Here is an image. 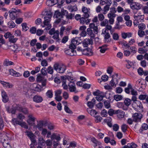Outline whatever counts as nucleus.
Listing matches in <instances>:
<instances>
[{
  "instance_id": "1",
  "label": "nucleus",
  "mask_w": 148,
  "mask_h": 148,
  "mask_svg": "<svg viewBox=\"0 0 148 148\" xmlns=\"http://www.w3.org/2000/svg\"><path fill=\"white\" fill-rule=\"evenodd\" d=\"M53 68L57 72L61 73H64L66 68L64 65L58 62H56L54 63Z\"/></svg>"
},
{
  "instance_id": "2",
  "label": "nucleus",
  "mask_w": 148,
  "mask_h": 148,
  "mask_svg": "<svg viewBox=\"0 0 148 148\" xmlns=\"http://www.w3.org/2000/svg\"><path fill=\"white\" fill-rule=\"evenodd\" d=\"M47 15L44 18V21L43 22L44 25L42 27H44L45 26H47V27L45 28L46 30H48L50 29L51 27L50 22L51 18L52 17V13L49 12L48 13Z\"/></svg>"
},
{
  "instance_id": "3",
  "label": "nucleus",
  "mask_w": 148,
  "mask_h": 148,
  "mask_svg": "<svg viewBox=\"0 0 148 148\" xmlns=\"http://www.w3.org/2000/svg\"><path fill=\"white\" fill-rule=\"evenodd\" d=\"M52 140L56 139V141H54L53 142V146L54 147H56L59 145V141L61 139L60 135L59 134L53 133L51 136Z\"/></svg>"
},
{
  "instance_id": "4",
  "label": "nucleus",
  "mask_w": 148,
  "mask_h": 148,
  "mask_svg": "<svg viewBox=\"0 0 148 148\" xmlns=\"http://www.w3.org/2000/svg\"><path fill=\"white\" fill-rule=\"evenodd\" d=\"M134 25L137 26L138 23L142 22L144 18V16L141 15H136L135 14L134 15Z\"/></svg>"
},
{
  "instance_id": "5",
  "label": "nucleus",
  "mask_w": 148,
  "mask_h": 148,
  "mask_svg": "<svg viewBox=\"0 0 148 148\" xmlns=\"http://www.w3.org/2000/svg\"><path fill=\"white\" fill-rule=\"evenodd\" d=\"M143 116L141 114L136 112L133 114L132 115L133 121L136 123L140 122Z\"/></svg>"
},
{
  "instance_id": "6",
  "label": "nucleus",
  "mask_w": 148,
  "mask_h": 148,
  "mask_svg": "<svg viewBox=\"0 0 148 148\" xmlns=\"http://www.w3.org/2000/svg\"><path fill=\"white\" fill-rule=\"evenodd\" d=\"M118 76L117 73H115L112 76V79L110 83V84L112 86L115 87L116 85L118 84V80L117 79Z\"/></svg>"
},
{
  "instance_id": "7",
  "label": "nucleus",
  "mask_w": 148,
  "mask_h": 148,
  "mask_svg": "<svg viewBox=\"0 0 148 148\" xmlns=\"http://www.w3.org/2000/svg\"><path fill=\"white\" fill-rule=\"evenodd\" d=\"M79 40V38L77 37L73 39L72 40L71 44L69 45V48L75 49L76 46L79 45L80 43V42L78 41Z\"/></svg>"
},
{
  "instance_id": "8",
  "label": "nucleus",
  "mask_w": 148,
  "mask_h": 148,
  "mask_svg": "<svg viewBox=\"0 0 148 148\" xmlns=\"http://www.w3.org/2000/svg\"><path fill=\"white\" fill-rule=\"evenodd\" d=\"M68 86L70 92H74L75 93L78 92V91L76 90L75 84L73 82L70 81Z\"/></svg>"
},
{
  "instance_id": "9",
  "label": "nucleus",
  "mask_w": 148,
  "mask_h": 148,
  "mask_svg": "<svg viewBox=\"0 0 148 148\" xmlns=\"http://www.w3.org/2000/svg\"><path fill=\"white\" fill-rule=\"evenodd\" d=\"M54 17L58 18L55 22L56 23H59L60 22L61 18H63V16H62L61 12L57 10L55 13Z\"/></svg>"
},
{
  "instance_id": "10",
  "label": "nucleus",
  "mask_w": 148,
  "mask_h": 148,
  "mask_svg": "<svg viewBox=\"0 0 148 148\" xmlns=\"http://www.w3.org/2000/svg\"><path fill=\"white\" fill-rule=\"evenodd\" d=\"M28 119L27 122L29 125H33L34 123L36 118L32 114H29L28 116Z\"/></svg>"
},
{
  "instance_id": "11",
  "label": "nucleus",
  "mask_w": 148,
  "mask_h": 148,
  "mask_svg": "<svg viewBox=\"0 0 148 148\" xmlns=\"http://www.w3.org/2000/svg\"><path fill=\"white\" fill-rule=\"evenodd\" d=\"M61 80L62 81V84H66V82H69L70 80H73V77L68 76H61Z\"/></svg>"
},
{
  "instance_id": "12",
  "label": "nucleus",
  "mask_w": 148,
  "mask_h": 148,
  "mask_svg": "<svg viewBox=\"0 0 148 148\" xmlns=\"http://www.w3.org/2000/svg\"><path fill=\"white\" fill-rule=\"evenodd\" d=\"M134 3V4H133V3H131L130 5V7L133 10H139L142 7V5L139 3L135 2Z\"/></svg>"
},
{
  "instance_id": "13",
  "label": "nucleus",
  "mask_w": 148,
  "mask_h": 148,
  "mask_svg": "<svg viewBox=\"0 0 148 148\" xmlns=\"http://www.w3.org/2000/svg\"><path fill=\"white\" fill-rule=\"evenodd\" d=\"M93 43V41L91 39L86 38L82 42V45L84 47H87L89 45H92Z\"/></svg>"
},
{
  "instance_id": "14",
  "label": "nucleus",
  "mask_w": 148,
  "mask_h": 148,
  "mask_svg": "<svg viewBox=\"0 0 148 148\" xmlns=\"http://www.w3.org/2000/svg\"><path fill=\"white\" fill-rule=\"evenodd\" d=\"M92 28L93 27H92L90 28H87V34L90 36L91 38H94L95 37V35L97 34L95 32V31H93L91 29H92Z\"/></svg>"
},
{
  "instance_id": "15",
  "label": "nucleus",
  "mask_w": 148,
  "mask_h": 148,
  "mask_svg": "<svg viewBox=\"0 0 148 148\" xmlns=\"http://www.w3.org/2000/svg\"><path fill=\"white\" fill-rule=\"evenodd\" d=\"M1 96L2 98V101L4 103H6L9 101L8 97L6 92L4 90L1 91Z\"/></svg>"
},
{
  "instance_id": "16",
  "label": "nucleus",
  "mask_w": 148,
  "mask_h": 148,
  "mask_svg": "<svg viewBox=\"0 0 148 148\" xmlns=\"http://www.w3.org/2000/svg\"><path fill=\"white\" fill-rule=\"evenodd\" d=\"M82 52L83 54L88 56H92L93 54L92 50L90 49H85Z\"/></svg>"
},
{
  "instance_id": "17",
  "label": "nucleus",
  "mask_w": 148,
  "mask_h": 148,
  "mask_svg": "<svg viewBox=\"0 0 148 148\" xmlns=\"http://www.w3.org/2000/svg\"><path fill=\"white\" fill-rule=\"evenodd\" d=\"M0 82L3 87H5L6 88H12L13 87V85L12 84L8 82L1 81Z\"/></svg>"
},
{
  "instance_id": "18",
  "label": "nucleus",
  "mask_w": 148,
  "mask_h": 148,
  "mask_svg": "<svg viewBox=\"0 0 148 148\" xmlns=\"http://www.w3.org/2000/svg\"><path fill=\"white\" fill-rule=\"evenodd\" d=\"M43 98L42 97L38 95H35L33 97V101L37 103H40L43 101Z\"/></svg>"
},
{
  "instance_id": "19",
  "label": "nucleus",
  "mask_w": 148,
  "mask_h": 148,
  "mask_svg": "<svg viewBox=\"0 0 148 148\" xmlns=\"http://www.w3.org/2000/svg\"><path fill=\"white\" fill-rule=\"evenodd\" d=\"M89 10L86 7H84L82 9V11L84 13L83 16L86 18H88L89 16Z\"/></svg>"
},
{
  "instance_id": "20",
  "label": "nucleus",
  "mask_w": 148,
  "mask_h": 148,
  "mask_svg": "<svg viewBox=\"0 0 148 148\" xmlns=\"http://www.w3.org/2000/svg\"><path fill=\"white\" fill-rule=\"evenodd\" d=\"M10 74L14 77H18L21 76L22 74L20 73L17 72L13 69H11L9 70Z\"/></svg>"
},
{
  "instance_id": "21",
  "label": "nucleus",
  "mask_w": 148,
  "mask_h": 148,
  "mask_svg": "<svg viewBox=\"0 0 148 148\" xmlns=\"http://www.w3.org/2000/svg\"><path fill=\"white\" fill-rule=\"evenodd\" d=\"M116 114H117V116L119 118H122L124 117L125 112L121 110H116Z\"/></svg>"
},
{
  "instance_id": "22",
  "label": "nucleus",
  "mask_w": 148,
  "mask_h": 148,
  "mask_svg": "<svg viewBox=\"0 0 148 148\" xmlns=\"http://www.w3.org/2000/svg\"><path fill=\"white\" fill-rule=\"evenodd\" d=\"M75 49L73 48H70L68 49L65 51V53L68 55L73 56L75 55L74 54V52H75V51L74 50Z\"/></svg>"
},
{
  "instance_id": "23",
  "label": "nucleus",
  "mask_w": 148,
  "mask_h": 148,
  "mask_svg": "<svg viewBox=\"0 0 148 148\" xmlns=\"http://www.w3.org/2000/svg\"><path fill=\"white\" fill-rule=\"evenodd\" d=\"M45 121H40L36 125L37 127L40 131H41L43 128L44 124L45 123Z\"/></svg>"
},
{
  "instance_id": "24",
  "label": "nucleus",
  "mask_w": 148,
  "mask_h": 148,
  "mask_svg": "<svg viewBox=\"0 0 148 148\" xmlns=\"http://www.w3.org/2000/svg\"><path fill=\"white\" fill-rule=\"evenodd\" d=\"M102 34H105L104 38L106 40L108 39L110 37V35L108 33V31L106 30V29H102Z\"/></svg>"
},
{
  "instance_id": "25",
  "label": "nucleus",
  "mask_w": 148,
  "mask_h": 148,
  "mask_svg": "<svg viewBox=\"0 0 148 148\" xmlns=\"http://www.w3.org/2000/svg\"><path fill=\"white\" fill-rule=\"evenodd\" d=\"M1 141L3 143L9 142V138L5 134H3L1 137Z\"/></svg>"
},
{
  "instance_id": "26",
  "label": "nucleus",
  "mask_w": 148,
  "mask_h": 148,
  "mask_svg": "<svg viewBox=\"0 0 148 148\" xmlns=\"http://www.w3.org/2000/svg\"><path fill=\"white\" fill-rule=\"evenodd\" d=\"M33 89L36 91L40 92L41 91V89L42 88L40 85L36 84H34L32 85Z\"/></svg>"
},
{
  "instance_id": "27",
  "label": "nucleus",
  "mask_w": 148,
  "mask_h": 148,
  "mask_svg": "<svg viewBox=\"0 0 148 148\" xmlns=\"http://www.w3.org/2000/svg\"><path fill=\"white\" fill-rule=\"evenodd\" d=\"M92 27L93 28L91 29L93 31H95V32L97 34L98 32V28L97 27V26H95V24L93 23H92L89 24V28H90Z\"/></svg>"
},
{
  "instance_id": "28",
  "label": "nucleus",
  "mask_w": 148,
  "mask_h": 148,
  "mask_svg": "<svg viewBox=\"0 0 148 148\" xmlns=\"http://www.w3.org/2000/svg\"><path fill=\"white\" fill-rule=\"evenodd\" d=\"M10 13V16L12 19L14 20L18 16V13H16L14 12H11L10 11H9Z\"/></svg>"
},
{
  "instance_id": "29",
  "label": "nucleus",
  "mask_w": 148,
  "mask_h": 148,
  "mask_svg": "<svg viewBox=\"0 0 148 148\" xmlns=\"http://www.w3.org/2000/svg\"><path fill=\"white\" fill-rule=\"evenodd\" d=\"M146 47L147 46H145L143 47L139 48L138 49V52L140 54L146 53L148 51Z\"/></svg>"
},
{
  "instance_id": "30",
  "label": "nucleus",
  "mask_w": 148,
  "mask_h": 148,
  "mask_svg": "<svg viewBox=\"0 0 148 148\" xmlns=\"http://www.w3.org/2000/svg\"><path fill=\"white\" fill-rule=\"evenodd\" d=\"M96 100L94 99H93L91 101L87 102L88 106L90 108H92L95 103Z\"/></svg>"
},
{
  "instance_id": "31",
  "label": "nucleus",
  "mask_w": 148,
  "mask_h": 148,
  "mask_svg": "<svg viewBox=\"0 0 148 148\" xmlns=\"http://www.w3.org/2000/svg\"><path fill=\"white\" fill-rule=\"evenodd\" d=\"M17 109L19 111L22 112L25 114H27L28 113V111L26 108L19 107H18Z\"/></svg>"
},
{
  "instance_id": "32",
  "label": "nucleus",
  "mask_w": 148,
  "mask_h": 148,
  "mask_svg": "<svg viewBox=\"0 0 148 148\" xmlns=\"http://www.w3.org/2000/svg\"><path fill=\"white\" fill-rule=\"evenodd\" d=\"M132 34L131 33H123L122 34V38L124 39H125L127 38H130L132 36Z\"/></svg>"
},
{
  "instance_id": "33",
  "label": "nucleus",
  "mask_w": 148,
  "mask_h": 148,
  "mask_svg": "<svg viewBox=\"0 0 148 148\" xmlns=\"http://www.w3.org/2000/svg\"><path fill=\"white\" fill-rule=\"evenodd\" d=\"M11 49L14 52H17L20 51L19 48L16 44H14L11 46Z\"/></svg>"
},
{
  "instance_id": "34",
  "label": "nucleus",
  "mask_w": 148,
  "mask_h": 148,
  "mask_svg": "<svg viewBox=\"0 0 148 148\" xmlns=\"http://www.w3.org/2000/svg\"><path fill=\"white\" fill-rule=\"evenodd\" d=\"M18 39V38H14V36L12 35L9 38V40L10 42L14 43L16 42Z\"/></svg>"
},
{
  "instance_id": "35",
  "label": "nucleus",
  "mask_w": 148,
  "mask_h": 148,
  "mask_svg": "<svg viewBox=\"0 0 148 148\" xmlns=\"http://www.w3.org/2000/svg\"><path fill=\"white\" fill-rule=\"evenodd\" d=\"M132 88L131 84H130L128 85L127 87L125 89V92L127 94H129L130 93V90H132Z\"/></svg>"
},
{
  "instance_id": "36",
  "label": "nucleus",
  "mask_w": 148,
  "mask_h": 148,
  "mask_svg": "<svg viewBox=\"0 0 148 148\" xmlns=\"http://www.w3.org/2000/svg\"><path fill=\"white\" fill-rule=\"evenodd\" d=\"M8 27L10 28H12L14 27H15V23L12 21H10L8 23Z\"/></svg>"
},
{
  "instance_id": "37",
  "label": "nucleus",
  "mask_w": 148,
  "mask_h": 148,
  "mask_svg": "<svg viewBox=\"0 0 148 148\" xmlns=\"http://www.w3.org/2000/svg\"><path fill=\"white\" fill-rule=\"evenodd\" d=\"M132 100L129 98H126L124 101L125 104L127 106H129L131 104Z\"/></svg>"
},
{
  "instance_id": "38",
  "label": "nucleus",
  "mask_w": 148,
  "mask_h": 148,
  "mask_svg": "<svg viewBox=\"0 0 148 148\" xmlns=\"http://www.w3.org/2000/svg\"><path fill=\"white\" fill-rule=\"evenodd\" d=\"M148 128V125L146 123H143V124L141 126V127L140 129L139 130V131L140 132H142L143 130H146Z\"/></svg>"
},
{
  "instance_id": "39",
  "label": "nucleus",
  "mask_w": 148,
  "mask_h": 148,
  "mask_svg": "<svg viewBox=\"0 0 148 148\" xmlns=\"http://www.w3.org/2000/svg\"><path fill=\"white\" fill-rule=\"evenodd\" d=\"M138 28L139 30H144L146 28V26L143 23H139L138 24Z\"/></svg>"
},
{
  "instance_id": "40",
  "label": "nucleus",
  "mask_w": 148,
  "mask_h": 148,
  "mask_svg": "<svg viewBox=\"0 0 148 148\" xmlns=\"http://www.w3.org/2000/svg\"><path fill=\"white\" fill-rule=\"evenodd\" d=\"M114 98L116 101H118L121 100L123 97L121 95H117L114 96Z\"/></svg>"
},
{
  "instance_id": "41",
  "label": "nucleus",
  "mask_w": 148,
  "mask_h": 148,
  "mask_svg": "<svg viewBox=\"0 0 148 148\" xmlns=\"http://www.w3.org/2000/svg\"><path fill=\"white\" fill-rule=\"evenodd\" d=\"M126 146L128 148H136L137 147V145L134 143H128Z\"/></svg>"
},
{
  "instance_id": "42",
  "label": "nucleus",
  "mask_w": 148,
  "mask_h": 148,
  "mask_svg": "<svg viewBox=\"0 0 148 148\" xmlns=\"http://www.w3.org/2000/svg\"><path fill=\"white\" fill-rule=\"evenodd\" d=\"M99 48L100 49V52L102 53H104L107 50V47L106 46H103L101 47H99Z\"/></svg>"
},
{
  "instance_id": "43",
  "label": "nucleus",
  "mask_w": 148,
  "mask_h": 148,
  "mask_svg": "<svg viewBox=\"0 0 148 148\" xmlns=\"http://www.w3.org/2000/svg\"><path fill=\"white\" fill-rule=\"evenodd\" d=\"M3 37V36L1 34H0V47H1L2 45L5 43V42Z\"/></svg>"
},
{
  "instance_id": "44",
  "label": "nucleus",
  "mask_w": 148,
  "mask_h": 148,
  "mask_svg": "<svg viewBox=\"0 0 148 148\" xmlns=\"http://www.w3.org/2000/svg\"><path fill=\"white\" fill-rule=\"evenodd\" d=\"M79 46L77 48V50L78 51H81L82 52L85 49L84 48L85 47L84 46L82 45V42H80L79 44Z\"/></svg>"
},
{
  "instance_id": "45",
  "label": "nucleus",
  "mask_w": 148,
  "mask_h": 148,
  "mask_svg": "<svg viewBox=\"0 0 148 148\" xmlns=\"http://www.w3.org/2000/svg\"><path fill=\"white\" fill-rule=\"evenodd\" d=\"M45 140L42 137H40L38 138V144L40 145H42L45 143Z\"/></svg>"
},
{
  "instance_id": "46",
  "label": "nucleus",
  "mask_w": 148,
  "mask_h": 148,
  "mask_svg": "<svg viewBox=\"0 0 148 148\" xmlns=\"http://www.w3.org/2000/svg\"><path fill=\"white\" fill-rule=\"evenodd\" d=\"M59 32L58 31H55V33L53 34V38L54 39L59 40Z\"/></svg>"
},
{
  "instance_id": "47",
  "label": "nucleus",
  "mask_w": 148,
  "mask_h": 148,
  "mask_svg": "<svg viewBox=\"0 0 148 148\" xmlns=\"http://www.w3.org/2000/svg\"><path fill=\"white\" fill-rule=\"evenodd\" d=\"M91 141L95 144V147L97 146V145H99L100 144V143L97 140L94 138H91Z\"/></svg>"
},
{
  "instance_id": "48",
  "label": "nucleus",
  "mask_w": 148,
  "mask_h": 148,
  "mask_svg": "<svg viewBox=\"0 0 148 148\" xmlns=\"http://www.w3.org/2000/svg\"><path fill=\"white\" fill-rule=\"evenodd\" d=\"M134 104H136L137 106H135V107H138L140 109L142 108H143L142 104L141 103V102L139 101H136L135 102V103H134Z\"/></svg>"
},
{
  "instance_id": "49",
  "label": "nucleus",
  "mask_w": 148,
  "mask_h": 148,
  "mask_svg": "<svg viewBox=\"0 0 148 148\" xmlns=\"http://www.w3.org/2000/svg\"><path fill=\"white\" fill-rule=\"evenodd\" d=\"M89 109H87V111L88 112V113L91 115L94 116L95 115H96L97 113V112L94 110H89V112L88 111V110Z\"/></svg>"
},
{
  "instance_id": "50",
  "label": "nucleus",
  "mask_w": 148,
  "mask_h": 148,
  "mask_svg": "<svg viewBox=\"0 0 148 148\" xmlns=\"http://www.w3.org/2000/svg\"><path fill=\"white\" fill-rule=\"evenodd\" d=\"M45 143H46L47 146L51 147L52 146V140L50 139H48L45 142Z\"/></svg>"
},
{
  "instance_id": "51",
  "label": "nucleus",
  "mask_w": 148,
  "mask_h": 148,
  "mask_svg": "<svg viewBox=\"0 0 148 148\" xmlns=\"http://www.w3.org/2000/svg\"><path fill=\"white\" fill-rule=\"evenodd\" d=\"M116 110H114L112 109H110L108 112L109 115L110 116H112L114 114H116Z\"/></svg>"
},
{
  "instance_id": "52",
  "label": "nucleus",
  "mask_w": 148,
  "mask_h": 148,
  "mask_svg": "<svg viewBox=\"0 0 148 148\" xmlns=\"http://www.w3.org/2000/svg\"><path fill=\"white\" fill-rule=\"evenodd\" d=\"M21 25L22 26L23 31L25 32L29 29V27L27 26V24L26 23H23L21 24Z\"/></svg>"
},
{
  "instance_id": "53",
  "label": "nucleus",
  "mask_w": 148,
  "mask_h": 148,
  "mask_svg": "<svg viewBox=\"0 0 148 148\" xmlns=\"http://www.w3.org/2000/svg\"><path fill=\"white\" fill-rule=\"evenodd\" d=\"M47 96L49 98H51L53 96V92L52 90H48L46 93Z\"/></svg>"
},
{
  "instance_id": "54",
  "label": "nucleus",
  "mask_w": 148,
  "mask_h": 148,
  "mask_svg": "<svg viewBox=\"0 0 148 148\" xmlns=\"http://www.w3.org/2000/svg\"><path fill=\"white\" fill-rule=\"evenodd\" d=\"M102 93V92L100 91L99 90H97L93 92V95L97 97L99 95H101Z\"/></svg>"
},
{
  "instance_id": "55",
  "label": "nucleus",
  "mask_w": 148,
  "mask_h": 148,
  "mask_svg": "<svg viewBox=\"0 0 148 148\" xmlns=\"http://www.w3.org/2000/svg\"><path fill=\"white\" fill-rule=\"evenodd\" d=\"M127 126L125 124H123L121 126V130L123 132H125L127 130Z\"/></svg>"
},
{
  "instance_id": "56",
  "label": "nucleus",
  "mask_w": 148,
  "mask_h": 148,
  "mask_svg": "<svg viewBox=\"0 0 148 148\" xmlns=\"http://www.w3.org/2000/svg\"><path fill=\"white\" fill-rule=\"evenodd\" d=\"M104 104L105 107L107 108H109L110 106V101L108 100L105 101Z\"/></svg>"
},
{
  "instance_id": "57",
  "label": "nucleus",
  "mask_w": 148,
  "mask_h": 148,
  "mask_svg": "<svg viewBox=\"0 0 148 148\" xmlns=\"http://www.w3.org/2000/svg\"><path fill=\"white\" fill-rule=\"evenodd\" d=\"M143 30H138V35L140 37H142L145 34V32Z\"/></svg>"
},
{
  "instance_id": "58",
  "label": "nucleus",
  "mask_w": 148,
  "mask_h": 148,
  "mask_svg": "<svg viewBox=\"0 0 148 148\" xmlns=\"http://www.w3.org/2000/svg\"><path fill=\"white\" fill-rule=\"evenodd\" d=\"M116 16V14L113 12H110L108 14V17L109 18H114Z\"/></svg>"
},
{
  "instance_id": "59",
  "label": "nucleus",
  "mask_w": 148,
  "mask_h": 148,
  "mask_svg": "<svg viewBox=\"0 0 148 148\" xmlns=\"http://www.w3.org/2000/svg\"><path fill=\"white\" fill-rule=\"evenodd\" d=\"M19 125H20L21 127L26 129L28 128V126L27 124L25 122H20Z\"/></svg>"
},
{
  "instance_id": "60",
  "label": "nucleus",
  "mask_w": 148,
  "mask_h": 148,
  "mask_svg": "<svg viewBox=\"0 0 148 148\" xmlns=\"http://www.w3.org/2000/svg\"><path fill=\"white\" fill-rule=\"evenodd\" d=\"M86 18L84 16L80 18L79 21L80 23L82 24H85L86 23V18Z\"/></svg>"
},
{
  "instance_id": "61",
  "label": "nucleus",
  "mask_w": 148,
  "mask_h": 148,
  "mask_svg": "<svg viewBox=\"0 0 148 148\" xmlns=\"http://www.w3.org/2000/svg\"><path fill=\"white\" fill-rule=\"evenodd\" d=\"M26 132L27 133V135L30 138L34 137V135L31 132L26 131Z\"/></svg>"
},
{
  "instance_id": "62",
  "label": "nucleus",
  "mask_w": 148,
  "mask_h": 148,
  "mask_svg": "<svg viewBox=\"0 0 148 148\" xmlns=\"http://www.w3.org/2000/svg\"><path fill=\"white\" fill-rule=\"evenodd\" d=\"M47 71V72L50 74H52L53 73V68L51 66H49L48 67Z\"/></svg>"
},
{
  "instance_id": "63",
  "label": "nucleus",
  "mask_w": 148,
  "mask_h": 148,
  "mask_svg": "<svg viewBox=\"0 0 148 148\" xmlns=\"http://www.w3.org/2000/svg\"><path fill=\"white\" fill-rule=\"evenodd\" d=\"M44 79L38 74L36 78V80L38 82H41Z\"/></svg>"
},
{
  "instance_id": "64",
  "label": "nucleus",
  "mask_w": 148,
  "mask_h": 148,
  "mask_svg": "<svg viewBox=\"0 0 148 148\" xmlns=\"http://www.w3.org/2000/svg\"><path fill=\"white\" fill-rule=\"evenodd\" d=\"M3 145L4 148H11L9 142L4 143Z\"/></svg>"
}]
</instances>
